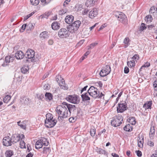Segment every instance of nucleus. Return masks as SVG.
<instances>
[{
	"label": "nucleus",
	"instance_id": "obj_22",
	"mask_svg": "<svg viewBox=\"0 0 157 157\" xmlns=\"http://www.w3.org/2000/svg\"><path fill=\"white\" fill-rule=\"evenodd\" d=\"M150 14H152L154 16H155L157 13V8L155 6L151 7L149 10Z\"/></svg>",
	"mask_w": 157,
	"mask_h": 157
},
{
	"label": "nucleus",
	"instance_id": "obj_19",
	"mask_svg": "<svg viewBox=\"0 0 157 157\" xmlns=\"http://www.w3.org/2000/svg\"><path fill=\"white\" fill-rule=\"evenodd\" d=\"M11 140L12 143H15L20 140V137L18 136L13 135L11 137Z\"/></svg>",
	"mask_w": 157,
	"mask_h": 157
},
{
	"label": "nucleus",
	"instance_id": "obj_3",
	"mask_svg": "<svg viewBox=\"0 0 157 157\" xmlns=\"http://www.w3.org/2000/svg\"><path fill=\"white\" fill-rule=\"evenodd\" d=\"M114 15L117 18V20L123 24H126L127 22V17L125 15L121 12L115 11Z\"/></svg>",
	"mask_w": 157,
	"mask_h": 157
},
{
	"label": "nucleus",
	"instance_id": "obj_21",
	"mask_svg": "<svg viewBox=\"0 0 157 157\" xmlns=\"http://www.w3.org/2000/svg\"><path fill=\"white\" fill-rule=\"evenodd\" d=\"M89 94L88 92L86 93L81 95V97L83 101H86L90 100V98L89 97Z\"/></svg>",
	"mask_w": 157,
	"mask_h": 157
},
{
	"label": "nucleus",
	"instance_id": "obj_32",
	"mask_svg": "<svg viewBox=\"0 0 157 157\" xmlns=\"http://www.w3.org/2000/svg\"><path fill=\"white\" fill-rule=\"evenodd\" d=\"M124 130L126 131H131L132 130V128L129 124L126 125L124 128Z\"/></svg>",
	"mask_w": 157,
	"mask_h": 157
},
{
	"label": "nucleus",
	"instance_id": "obj_64",
	"mask_svg": "<svg viewBox=\"0 0 157 157\" xmlns=\"http://www.w3.org/2000/svg\"><path fill=\"white\" fill-rule=\"evenodd\" d=\"M33 155V154L32 153L30 152L28 154V155L26 156V157H32Z\"/></svg>",
	"mask_w": 157,
	"mask_h": 157
},
{
	"label": "nucleus",
	"instance_id": "obj_48",
	"mask_svg": "<svg viewBox=\"0 0 157 157\" xmlns=\"http://www.w3.org/2000/svg\"><path fill=\"white\" fill-rule=\"evenodd\" d=\"M76 119L77 118L75 117H71L69 119V121L70 122L73 123L75 121Z\"/></svg>",
	"mask_w": 157,
	"mask_h": 157
},
{
	"label": "nucleus",
	"instance_id": "obj_37",
	"mask_svg": "<svg viewBox=\"0 0 157 157\" xmlns=\"http://www.w3.org/2000/svg\"><path fill=\"white\" fill-rule=\"evenodd\" d=\"M31 4L33 5L36 6L39 2V0H30Z\"/></svg>",
	"mask_w": 157,
	"mask_h": 157
},
{
	"label": "nucleus",
	"instance_id": "obj_6",
	"mask_svg": "<svg viewBox=\"0 0 157 157\" xmlns=\"http://www.w3.org/2000/svg\"><path fill=\"white\" fill-rule=\"evenodd\" d=\"M35 53L34 51L32 49H29L25 54L26 58L28 59H26L25 61L28 62L29 61V59H30V61L33 62L35 60Z\"/></svg>",
	"mask_w": 157,
	"mask_h": 157
},
{
	"label": "nucleus",
	"instance_id": "obj_2",
	"mask_svg": "<svg viewBox=\"0 0 157 157\" xmlns=\"http://www.w3.org/2000/svg\"><path fill=\"white\" fill-rule=\"evenodd\" d=\"M46 119L45 121V125L46 127L48 128L53 127L56 124L57 121L55 119H53L52 115L48 113L46 115Z\"/></svg>",
	"mask_w": 157,
	"mask_h": 157
},
{
	"label": "nucleus",
	"instance_id": "obj_52",
	"mask_svg": "<svg viewBox=\"0 0 157 157\" xmlns=\"http://www.w3.org/2000/svg\"><path fill=\"white\" fill-rule=\"evenodd\" d=\"M26 26V24H24L22 25L21 28L20 29L21 32H23L24 30L25 29Z\"/></svg>",
	"mask_w": 157,
	"mask_h": 157
},
{
	"label": "nucleus",
	"instance_id": "obj_63",
	"mask_svg": "<svg viewBox=\"0 0 157 157\" xmlns=\"http://www.w3.org/2000/svg\"><path fill=\"white\" fill-rule=\"evenodd\" d=\"M105 26H106V25L105 24H104L103 25H101V27L99 29L98 31H99L102 29Z\"/></svg>",
	"mask_w": 157,
	"mask_h": 157
},
{
	"label": "nucleus",
	"instance_id": "obj_47",
	"mask_svg": "<svg viewBox=\"0 0 157 157\" xmlns=\"http://www.w3.org/2000/svg\"><path fill=\"white\" fill-rule=\"evenodd\" d=\"M139 55L137 54H135L132 58V59L133 60H135L136 61L139 59Z\"/></svg>",
	"mask_w": 157,
	"mask_h": 157
},
{
	"label": "nucleus",
	"instance_id": "obj_35",
	"mask_svg": "<svg viewBox=\"0 0 157 157\" xmlns=\"http://www.w3.org/2000/svg\"><path fill=\"white\" fill-rule=\"evenodd\" d=\"M11 98V97L10 95H7L3 98V101L5 103H7Z\"/></svg>",
	"mask_w": 157,
	"mask_h": 157
},
{
	"label": "nucleus",
	"instance_id": "obj_58",
	"mask_svg": "<svg viewBox=\"0 0 157 157\" xmlns=\"http://www.w3.org/2000/svg\"><path fill=\"white\" fill-rule=\"evenodd\" d=\"M148 145L151 147H153L154 146V144L153 142L151 141H149L148 142Z\"/></svg>",
	"mask_w": 157,
	"mask_h": 157
},
{
	"label": "nucleus",
	"instance_id": "obj_56",
	"mask_svg": "<svg viewBox=\"0 0 157 157\" xmlns=\"http://www.w3.org/2000/svg\"><path fill=\"white\" fill-rule=\"evenodd\" d=\"M155 133V131L154 129L152 130L151 128L150 129V132L149 135L150 136H152Z\"/></svg>",
	"mask_w": 157,
	"mask_h": 157
},
{
	"label": "nucleus",
	"instance_id": "obj_39",
	"mask_svg": "<svg viewBox=\"0 0 157 157\" xmlns=\"http://www.w3.org/2000/svg\"><path fill=\"white\" fill-rule=\"evenodd\" d=\"M20 147L21 148H25L26 147L25 143L22 140H21L20 141Z\"/></svg>",
	"mask_w": 157,
	"mask_h": 157
},
{
	"label": "nucleus",
	"instance_id": "obj_28",
	"mask_svg": "<svg viewBox=\"0 0 157 157\" xmlns=\"http://www.w3.org/2000/svg\"><path fill=\"white\" fill-rule=\"evenodd\" d=\"M29 68L28 66L24 65L21 68V71L23 74L26 73L28 71Z\"/></svg>",
	"mask_w": 157,
	"mask_h": 157
},
{
	"label": "nucleus",
	"instance_id": "obj_43",
	"mask_svg": "<svg viewBox=\"0 0 157 157\" xmlns=\"http://www.w3.org/2000/svg\"><path fill=\"white\" fill-rule=\"evenodd\" d=\"M95 1L94 0H88L87 1L86 3L88 4L90 6H92L94 5Z\"/></svg>",
	"mask_w": 157,
	"mask_h": 157
},
{
	"label": "nucleus",
	"instance_id": "obj_14",
	"mask_svg": "<svg viewBox=\"0 0 157 157\" xmlns=\"http://www.w3.org/2000/svg\"><path fill=\"white\" fill-rule=\"evenodd\" d=\"M127 106L125 103H120L118 104L117 108V110L118 113H122L126 109Z\"/></svg>",
	"mask_w": 157,
	"mask_h": 157
},
{
	"label": "nucleus",
	"instance_id": "obj_57",
	"mask_svg": "<svg viewBox=\"0 0 157 157\" xmlns=\"http://www.w3.org/2000/svg\"><path fill=\"white\" fill-rule=\"evenodd\" d=\"M130 120L132 121V124H135L136 122V121L135 120V117H132L131 119Z\"/></svg>",
	"mask_w": 157,
	"mask_h": 157
},
{
	"label": "nucleus",
	"instance_id": "obj_62",
	"mask_svg": "<svg viewBox=\"0 0 157 157\" xmlns=\"http://www.w3.org/2000/svg\"><path fill=\"white\" fill-rule=\"evenodd\" d=\"M18 136V137H20V140L21 139L22 140L23 139H24L25 138V136L24 134H20Z\"/></svg>",
	"mask_w": 157,
	"mask_h": 157
},
{
	"label": "nucleus",
	"instance_id": "obj_59",
	"mask_svg": "<svg viewBox=\"0 0 157 157\" xmlns=\"http://www.w3.org/2000/svg\"><path fill=\"white\" fill-rule=\"evenodd\" d=\"M88 87L87 86H86L84 87L83 88H82L81 90V94H82V92L84 91H86V90L87 88Z\"/></svg>",
	"mask_w": 157,
	"mask_h": 157
},
{
	"label": "nucleus",
	"instance_id": "obj_40",
	"mask_svg": "<svg viewBox=\"0 0 157 157\" xmlns=\"http://www.w3.org/2000/svg\"><path fill=\"white\" fill-rule=\"evenodd\" d=\"M43 88L45 90H48L50 88V86L49 84L47 83H43Z\"/></svg>",
	"mask_w": 157,
	"mask_h": 157
},
{
	"label": "nucleus",
	"instance_id": "obj_51",
	"mask_svg": "<svg viewBox=\"0 0 157 157\" xmlns=\"http://www.w3.org/2000/svg\"><path fill=\"white\" fill-rule=\"evenodd\" d=\"M153 86L154 87L155 90L157 91V80L155 81L154 82Z\"/></svg>",
	"mask_w": 157,
	"mask_h": 157
},
{
	"label": "nucleus",
	"instance_id": "obj_61",
	"mask_svg": "<svg viewBox=\"0 0 157 157\" xmlns=\"http://www.w3.org/2000/svg\"><path fill=\"white\" fill-rule=\"evenodd\" d=\"M84 42V40H81L77 44V46H80Z\"/></svg>",
	"mask_w": 157,
	"mask_h": 157
},
{
	"label": "nucleus",
	"instance_id": "obj_4",
	"mask_svg": "<svg viewBox=\"0 0 157 157\" xmlns=\"http://www.w3.org/2000/svg\"><path fill=\"white\" fill-rule=\"evenodd\" d=\"M81 25V22L79 20L74 21L72 24L70 25L68 27L69 31L73 33L78 30Z\"/></svg>",
	"mask_w": 157,
	"mask_h": 157
},
{
	"label": "nucleus",
	"instance_id": "obj_25",
	"mask_svg": "<svg viewBox=\"0 0 157 157\" xmlns=\"http://www.w3.org/2000/svg\"><path fill=\"white\" fill-rule=\"evenodd\" d=\"M96 150L97 152L99 154H104V155L106 156L108 155V153L107 152L101 148L97 147Z\"/></svg>",
	"mask_w": 157,
	"mask_h": 157
},
{
	"label": "nucleus",
	"instance_id": "obj_23",
	"mask_svg": "<svg viewBox=\"0 0 157 157\" xmlns=\"http://www.w3.org/2000/svg\"><path fill=\"white\" fill-rule=\"evenodd\" d=\"M52 29L54 30H56L59 29L60 27V25L59 23L57 22H53L52 25Z\"/></svg>",
	"mask_w": 157,
	"mask_h": 157
},
{
	"label": "nucleus",
	"instance_id": "obj_33",
	"mask_svg": "<svg viewBox=\"0 0 157 157\" xmlns=\"http://www.w3.org/2000/svg\"><path fill=\"white\" fill-rule=\"evenodd\" d=\"M18 125L19 126H20L21 128L25 129L26 128V124L24 123V122H23L21 123H20V121L19 122H17Z\"/></svg>",
	"mask_w": 157,
	"mask_h": 157
},
{
	"label": "nucleus",
	"instance_id": "obj_46",
	"mask_svg": "<svg viewBox=\"0 0 157 157\" xmlns=\"http://www.w3.org/2000/svg\"><path fill=\"white\" fill-rule=\"evenodd\" d=\"M146 27L145 26V25L144 23H142L141 26L140 28V31H143L144 29H146Z\"/></svg>",
	"mask_w": 157,
	"mask_h": 157
},
{
	"label": "nucleus",
	"instance_id": "obj_53",
	"mask_svg": "<svg viewBox=\"0 0 157 157\" xmlns=\"http://www.w3.org/2000/svg\"><path fill=\"white\" fill-rule=\"evenodd\" d=\"M136 153L137 155L139 157H140L142 156V152L139 150L136 151Z\"/></svg>",
	"mask_w": 157,
	"mask_h": 157
},
{
	"label": "nucleus",
	"instance_id": "obj_13",
	"mask_svg": "<svg viewBox=\"0 0 157 157\" xmlns=\"http://www.w3.org/2000/svg\"><path fill=\"white\" fill-rule=\"evenodd\" d=\"M56 81L58 83V84L60 86L61 88L63 89H66V88H65L64 86L65 83L63 79L60 76H57L56 77Z\"/></svg>",
	"mask_w": 157,
	"mask_h": 157
},
{
	"label": "nucleus",
	"instance_id": "obj_16",
	"mask_svg": "<svg viewBox=\"0 0 157 157\" xmlns=\"http://www.w3.org/2000/svg\"><path fill=\"white\" fill-rule=\"evenodd\" d=\"M74 19V17L72 15H68L66 17L65 20L66 23L70 24L72 22Z\"/></svg>",
	"mask_w": 157,
	"mask_h": 157
},
{
	"label": "nucleus",
	"instance_id": "obj_60",
	"mask_svg": "<svg viewBox=\"0 0 157 157\" xmlns=\"http://www.w3.org/2000/svg\"><path fill=\"white\" fill-rule=\"evenodd\" d=\"M98 96L97 97V98H101L102 96H104V94H103L102 93H101L100 94L99 92L98 91Z\"/></svg>",
	"mask_w": 157,
	"mask_h": 157
},
{
	"label": "nucleus",
	"instance_id": "obj_34",
	"mask_svg": "<svg viewBox=\"0 0 157 157\" xmlns=\"http://www.w3.org/2000/svg\"><path fill=\"white\" fill-rule=\"evenodd\" d=\"M51 1V0H40L41 4L43 6L48 5L50 2Z\"/></svg>",
	"mask_w": 157,
	"mask_h": 157
},
{
	"label": "nucleus",
	"instance_id": "obj_7",
	"mask_svg": "<svg viewBox=\"0 0 157 157\" xmlns=\"http://www.w3.org/2000/svg\"><path fill=\"white\" fill-rule=\"evenodd\" d=\"M66 99L67 101L72 103L78 104L79 102L80 98L76 95H68Z\"/></svg>",
	"mask_w": 157,
	"mask_h": 157
},
{
	"label": "nucleus",
	"instance_id": "obj_24",
	"mask_svg": "<svg viewBox=\"0 0 157 157\" xmlns=\"http://www.w3.org/2000/svg\"><path fill=\"white\" fill-rule=\"evenodd\" d=\"M67 108L70 113L76 110V108L74 105H68Z\"/></svg>",
	"mask_w": 157,
	"mask_h": 157
},
{
	"label": "nucleus",
	"instance_id": "obj_36",
	"mask_svg": "<svg viewBox=\"0 0 157 157\" xmlns=\"http://www.w3.org/2000/svg\"><path fill=\"white\" fill-rule=\"evenodd\" d=\"M153 19L151 15H147L145 18V20L146 21L149 22H151Z\"/></svg>",
	"mask_w": 157,
	"mask_h": 157
},
{
	"label": "nucleus",
	"instance_id": "obj_54",
	"mask_svg": "<svg viewBox=\"0 0 157 157\" xmlns=\"http://www.w3.org/2000/svg\"><path fill=\"white\" fill-rule=\"evenodd\" d=\"M48 43L49 45H52L54 43L53 40L52 39H49L48 41Z\"/></svg>",
	"mask_w": 157,
	"mask_h": 157
},
{
	"label": "nucleus",
	"instance_id": "obj_1",
	"mask_svg": "<svg viewBox=\"0 0 157 157\" xmlns=\"http://www.w3.org/2000/svg\"><path fill=\"white\" fill-rule=\"evenodd\" d=\"M56 111L58 114L59 115L58 119L59 120L61 118H64L67 117L68 115V111L67 108L63 105H59L56 109Z\"/></svg>",
	"mask_w": 157,
	"mask_h": 157
},
{
	"label": "nucleus",
	"instance_id": "obj_8",
	"mask_svg": "<svg viewBox=\"0 0 157 157\" xmlns=\"http://www.w3.org/2000/svg\"><path fill=\"white\" fill-rule=\"evenodd\" d=\"M48 143L45 138L38 140L36 143L35 147L37 149H39L42 148L43 145L47 146Z\"/></svg>",
	"mask_w": 157,
	"mask_h": 157
},
{
	"label": "nucleus",
	"instance_id": "obj_49",
	"mask_svg": "<svg viewBox=\"0 0 157 157\" xmlns=\"http://www.w3.org/2000/svg\"><path fill=\"white\" fill-rule=\"evenodd\" d=\"M150 66V63L147 62H146L141 67L140 70L142 69L144 67H148Z\"/></svg>",
	"mask_w": 157,
	"mask_h": 157
},
{
	"label": "nucleus",
	"instance_id": "obj_15",
	"mask_svg": "<svg viewBox=\"0 0 157 157\" xmlns=\"http://www.w3.org/2000/svg\"><path fill=\"white\" fill-rule=\"evenodd\" d=\"M98 13V10L96 8H94L89 13V16L91 18L96 17Z\"/></svg>",
	"mask_w": 157,
	"mask_h": 157
},
{
	"label": "nucleus",
	"instance_id": "obj_10",
	"mask_svg": "<svg viewBox=\"0 0 157 157\" xmlns=\"http://www.w3.org/2000/svg\"><path fill=\"white\" fill-rule=\"evenodd\" d=\"M68 31L69 30H67L66 29H61L59 31L58 35L60 38H66L70 34Z\"/></svg>",
	"mask_w": 157,
	"mask_h": 157
},
{
	"label": "nucleus",
	"instance_id": "obj_31",
	"mask_svg": "<svg viewBox=\"0 0 157 157\" xmlns=\"http://www.w3.org/2000/svg\"><path fill=\"white\" fill-rule=\"evenodd\" d=\"M144 143V137L141 136V140L138 141V146L140 147H143Z\"/></svg>",
	"mask_w": 157,
	"mask_h": 157
},
{
	"label": "nucleus",
	"instance_id": "obj_41",
	"mask_svg": "<svg viewBox=\"0 0 157 157\" xmlns=\"http://www.w3.org/2000/svg\"><path fill=\"white\" fill-rule=\"evenodd\" d=\"M50 151V150L48 147H44L43 148V152L44 154H47L48 153H49Z\"/></svg>",
	"mask_w": 157,
	"mask_h": 157
},
{
	"label": "nucleus",
	"instance_id": "obj_17",
	"mask_svg": "<svg viewBox=\"0 0 157 157\" xmlns=\"http://www.w3.org/2000/svg\"><path fill=\"white\" fill-rule=\"evenodd\" d=\"M24 56V54L21 51H18L15 54V57L17 59H22Z\"/></svg>",
	"mask_w": 157,
	"mask_h": 157
},
{
	"label": "nucleus",
	"instance_id": "obj_44",
	"mask_svg": "<svg viewBox=\"0 0 157 157\" xmlns=\"http://www.w3.org/2000/svg\"><path fill=\"white\" fill-rule=\"evenodd\" d=\"M129 39L128 38H125L124 40V43L126 44V46H127L129 44Z\"/></svg>",
	"mask_w": 157,
	"mask_h": 157
},
{
	"label": "nucleus",
	"instance_id": "obj_42",
	"mask_svg": "<svg viewBox=\"0 0 157 157\" xmlns=\"http://www.w3.org/2000/svg\"><path fill=\"white\" fill-rule=\"evenodd\" d=\"M98 44L97 43H93L90 44L88 47V50H90L91 48H93L95 46Z\"/></svg>",
	"mask_w": 157,
	"mask_h": 157
},
{
	"label": "nucleus",
	"instance_id": "obj_45",
	"mask_svg": "<svg viewBox=\"0 0 157 157\" xmlns=\"http://www.w3.org/2000/svg\"><path fill=\"white\" fill-rule=\"evenodd\" d=\"M34 13V12H32L31 13L27 15L26 16H25L24 17V21L27 20V19H28L29 17H30L32 15H33V14Z\"/></svg>",
	"mask_w": 157,
	"mask_h": 157
},
{
	"label": "nucleus",
	"instance_id": "obj_5",
	"mask_svg": "<svg viewBox=\"0 0 157 157\" xmlns=\"http://www.w3.org/2000/svg\"><path fill=\"white\" fill-rule=\"evenodd\" d=\"M123 119V117L121 115H118L117 117L111 121V125L115 127L119 126L121 124Z\"/></svg>",
	"mask_w": 157,
	"mask_h": 157
},
{
	"label": "nucleus",
	"instance_id": "obj_9",
	"mask_svg": "<svg viewBox=\"0 0 157 157\" xmlns=\"http://www.w3.org/2000/svg\"><path fill=\"white\" fill-rule=\"evenodd\" d=\"M97 90V88L93 86H91L88 90L87 92L90 96L94 98H97L98 96Z\"/></svg>",
	"mask_w": 157,
	"mask_h": 157
},
{
	"label": "nucleus",
	"instance_id": "obj_38",
	"mask_svg": "<svg viewBox=\"0 0 157 157\" xmlns=\"http://www.w3.org/2000/svg\"><path fill=\"white\" fill-rule=\"evenodd\" d=\"M90 134L91 136L93 137L95 136L96 132V129L94 128H91L90 130Z\"/></svg>",
	"mask_w": 157,
	"mask_h": 157
},
{
	"label": "nucleus",
	"instance_id": "obj_29",
	"mask_svg": "<svg viewBox=\"0 0 157 157\" xmlns=\"http://www.w3.org/2000/svg\"><path fill=\"white\" fill-rule=\"evenodd\" d=\"M13 155V152L11 150H8L5 153V155L6 157H11Z\"/></svg>",
	"mask_w": 157,
	"mask_h": 157
},
{
	"label": "nucleus",
	"instance_id": "obj_27",
	"mask_svg": "<svg viewBox=\"0 0 157 157\" xmlns=\"http://www.w3.org/2000/svg\"><path fill=\"white\" fill-rule=\"evenodd\" d=\"M152 104V101H149L147 103L144 104L143 105V107L145 109H151V107Z\"/></svg>",
	"mask_w": 157,
	"mask_h": 157
},
{
	"label": "nucleus",
	"instance_id": "obj_12",
	"mask_svg": "<svg viewBox=\"0 0 157 157\" xmlns=\"http://www.w3.org/2000/svg\"><path fill=\"white\" fill-rule=\"evenodd\" d=\"M3 144L6 146H11L12 144L11 138L9 136L4 137L3 139Z\"/></svg>",
	"mask_w": 157,
	"mask_h": 157
},
{
	"label": "nucleus",
	"instance_id": "obj_50",
	"mask_svg": "<svg viewBox=\"0 0 157 157\" xmlns=\"http://www.w3.org/2000/svg\"><path fill=\"white\" fill-rule=\"evenodd\" d=\"M76 7H77V11H81L83 9L82 5H77Z\"/></svg>",
	"mask_w": 157,
	"mask_h": 157
},
{
	"label": "nucleus",
	"instance_id": "obj_55",
	"mask_svg": "<svg viewBox=\"0 0 157 157\" xmlns=\"http://www.w3.org/2000/svg\"><path fill=\"white\" fill-rule=\"evenodd\" d=\"M124 71L125 73H128L129 71V69L127 67H125L124 69Z\"/></svg>",
	"mask_w": 157,
	"mask_h": 157
},
{
	"label": "nucleus",
	"instance_id": "obj_18",
	"mask_svg": "<svg viewBox=\"0 0 157 157\" xmlns=\"http://www.w3.org/2000/svg\"><path fill=\"white\" fill-rule=\"evenodd\" d=\"M12 58L10 56H6L5 58V60L4 63L2 64V66L3 67H6L8 65V63L11 62V59Z\"/></svg>",
	"mask_w": 157,
	"mask_h": 157
},
{
	"label": "nucleus",
	"instance_id": "obj_11",
	"mask_svg": "<svg viewBox=\"0 0 157 157\" xmlns=\"http://www.w3.org/2000/svg\"><path fill=\"white\" fill-rule=\"evenodd\" d=\"M111 71L110 67L109 66L106 65L100 71V75L101 77H105L109 74Z\"/></svg>",
	"mask_w": 157,
	"mask_h": 157
},
{
	"label": "nucleus",
	"instance_id": "obj_26",
	"mask_svg": "<svg viewBox=\"0 0 157 157\" xmlns=\"http://www.w3.org/2000/svg\"><path fill=\"white\" fill-rule=\"evenodd\" d=\"M45 98L47 101H49L52 99V94L50 93H47L45 94Z\"/></svg>",
	"mask_w": 157,
	"mask_h": 157
},
{
	"label": "nucleus",
	"instance_id": "obj_20",
	"mask_svg": "<svg viewBox=\"0 0 157 157\" xmlns=\"http://www.w3.org/2000/svg\"><path fill=\"white\" fill-rule=\"evenodd\" d=\"M49 37L48 32L47 31H44L42 32L40 35V37L42 39L48 38Z\"/></svg>",
	"mask_w": 157,
	"mask_h": 157
},
{
	"label": "nucleus",
	"instance_id": "obj_30",
	"mask_svg": "<svg viewBox=\"0 0 157 157\" xmlns=\"http://www.w3.org/2000/svg\"><path fill=\"white\" fill-rule=\"evenodd\" d=\"M127 63L128 66L130 67H134L135 65V61L133 59L129 61H128Z\"/></svg>",
	"mask_w": 157,
	"mask_h": 157
}]
</instances>
